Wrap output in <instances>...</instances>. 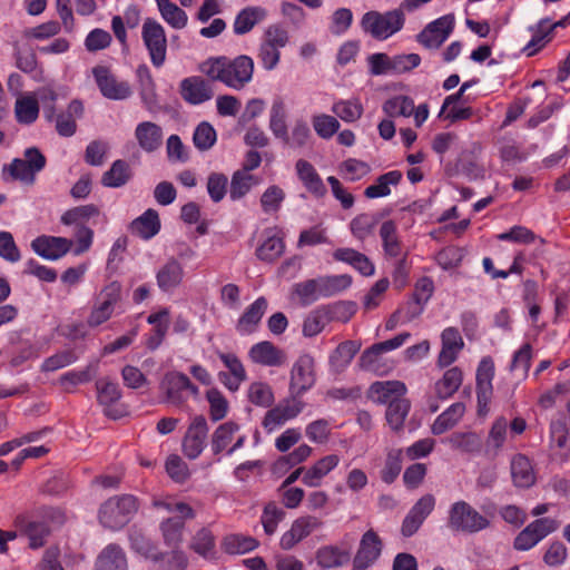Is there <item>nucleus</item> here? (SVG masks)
Masks as SVG:
<instances>
[{
	"instance_id": "obj_1",
	"label": "nucleus",
	"mask_w": 570,
	"mask_h": 570,
	"mask_svg": "<svg viewBox=\"0 0 570 570\" xmlns=\"http://www.w3.org/2000/svg\"><path fill=\"white\" fill-rule=\"evenodd\" d=\"M254 60L247 55H239L235 58L226 56L212 57L200 65V70L210 80L219 81L234 90L244 89L254 75Z\"/></svg>"
},
{
	"instance_id": "obj_2",
	"label": "nucleus",
	"mask_w": 570,
	"mask_h": 570,
	"mask_svg": "<svg viewBox=\"0 0 570 570\" xmlns=\"http://www.w3.org/2000/svg\"><path fill=\"white\" fill-rule=\"evenodd\" d=\"M122 301V286L118 281L106 284L91 301L90 312L86 324L90 328H97L107 323L120 308Z\"/></svg>"
},
{
	"instance_id": "obj_3",
	"label": "nucleus",
	"mask_w": 570,
	"mask_h": 570,
	"mask_svg": "<svg viewBox=\"0 0 570 570\" xmlns=\"http://www.w3.org/2000/svg\"><path fill=\"white\" fill-rule=\"evenodd\" d=\"M289 43V31L282 23H272L264 30L257 49L262 68L273 71L281 61V50Z\"/></svg>"
},
{
	"instance_id": "obj_4",
	"label": "nucleus",
	"mask_w": 570,
	"mask_h": 570,
	"mask_svg": "<svg viewBox=\"0 0 570 570\" xmlns=\"http://www.w3.org/2000/svg\"><path fill=\"white\" fill-rule=\"evenodd\" d=\"M404 23L405 11L401 6L384 13L371 10L365 12L361 19L363 31L376 40H386L402 30Z\"/></svg>"
},
{
	"instance_id": "obj_5",
	"label": "nucleus",
	"mask_w": 570,
	"mask_h": 570,
	"mask_svg": "<svg viewBox=\"0 0 570 570\" xmlns=\"http://www.w3.org/2000/svg\"><path fill=\"white\" fill-rule=\"evenodd\" d=\"M448 528L454 533L474 534L490 527V520L469 502L459 500L448 511Z\"/></svg>"
},
{
	"instance_id": "obj_6",
	"label": "nucleus",
	"mask_w": 570,
	"mask_h": 570,
	"mask_svg": "<svg viewBox=\"0 0 570 570\" xmlns=\"http://www.w3.org/2000/svg\"><path fill=\"white\" fill-rule=\"evenodd\" d=\"M137 510L138 504L134 495H116L101 504L98 517L105 528L118 530L130 521Z\"/></svg>"
},
{
	"instance_id": "obj_7",
	"label": "nucleus",
	"mask_w": 570,
	"mask_h": 570,
	"mask_svg": "<svg viewBox=\"0 0 570 570\" xmlns=\"http://www.w3.org/2000/svg\"><path fill=\"white\" fill-rule=\"evenodd\" d=\"M160 390L165 394L166 402L176 406H183L190 396L197 399L199 395L198 386L186 374L178 371H170L164 375Z\"/></svg>"
},
{
	"instance_id": "obj_8",
	"label": "nucleus",
	"mask_w": 570,
	"mask_h": 570,
	"mask_svg": "<svg viewBox=\"0 0 570 570\" xmlns=\"http://www.w3.org/2000/svg\"><path fill=\"white\" fill-rule=\"evenodd\" d=\"M141 39L150 62L155 68L164 66L167 57V37L164 27L155 19H145L141 27Z\"/></svg>"
},
{
	"instance_id": "obj_9",
	"label": "nucleus",
	"mask_w": 570,
	"mask_h": 570,
	"mask_svg": "<svg viewBox=\"0 0 570 570\" xmlns=\"http://www.w3.org/2000/svg\"><path fill=\"white\" fill-rule=\"evenodd\" d=\"M558 528L559 522L552 518L535 519L518 533L513 540V548L517 551H529Z\"/></svg>"
},
{
	"instance_id": "obj_10",
	"label": "nucleus",
	"mask_w": 570,
	"mask_h": 570,
	"mask_svg": "<svg viewBox=\"0 0 570 570\" xmlns=\"http://www.w3.org/2000/svg\"><path fill=\"white\" fill-rule=\"evenodd\" d=\"M92 76L100 94L110 100H125L132 95L131 87L126 80H118L106 66L92 68Z\"/></svg>"
},
{
	"instance_id": "obj_11",
	"label": "nucleus",
	"mask_w": 570,
	"mask_h": 570,
	"mask_svg": "<svg viewBox=\"0 0 570 570\" xmlns=\"http://www.w3.org/2000/svg\"><path fill=\"white\" fill-rule=\"evenodd\" d=\"M316 383L315 360L311 354H302L291 370L289 393L304 395Z\"/></svg>"
},
{
	"instance_id": "obj_12",
	"label": "nucleus",
	"mask_w": 570,
	"mask_h": 570,
	"mask_svg": "<svg viewBox=\"0 0 570 570\" xmlns=\"http://www.w3.org/2000/svg\"><path fill=\"white\" fill-rule=\"evenodd\" d=\"M383 551V541L380 535L370 529L361 537L357 550L352 560V570H367L380 559Z\"/></svg>"
},
{
	"instance_id": "obj_13",
	"label": "nucleus",
	"mask_w": 570,
	"mask_h": 570,
	"mask_svg": "<svg viewBox=\"0 0 570 570\" xmlns=\"http://www.w3.org/2000/svg\"><path fill=\"white\" fill-rule=\"evenodd\" d=\"M166 508L169 512L177 515L168 518L161 523V531L165 542L170 547H176L181 540L184 529V519H193L194 510L190 505L184 502L167 503Z\"/></svg>"
},
{
	"instance_id": "obj_14",
	"label": "nucleus",
	"mask_w": 570,
	"mask_h": 570,
	"mask_svg": "<svg viewBox=\"0 0 570 570\" xmlns=\"http://www.w3.org/2000/svg\"><path fill=\"white\" fill-rule=\"evenodd\" d=\"M454 23L455 19L453 14H444L428 23L417 35V41L425 48L438 49L452 33Z\"/></svg>"
},
{
	"instance_id": "obj_15",
	"label": "nucleus",
	"mask_w": 570,
	"mask_h": 570,
	"mask_svg": "<svg viewBox=\"0 0 570 570\" xmlns=\"http://www.w3.org/2000/svg\"><path fill=\"white\" fill-rule=\"evenodd\" d=\"M208 424L203 415H197L188 426L183 440V453L190 460L197 459L206 446Z\"/></svg>"
},
{
	"instance_id": "obj_16",
	"label": "nucleus",
	"mask_w": 570,
	"mask_h": 570,
	"mask_svg": "<svg viewBox=\"0 0 570 570\" xmlns=\"http://www.w3.org/2000/svg\"><path fill=\"white\" fill-rule=\"evenodd\" d=\"M323 522L315 515H303L292 522L279 540L283 550H292L296 544L307 538L313 531L320 529Z\"/></svg>"
},
{
	"instance_id": "obj_17",
	"label": "nucleus",
	"mask_w": 570,
	"mask_h": 570,
	"mask_svg": "<svg viewBox=\"0 0 570 570\" xmlns=\"http://www.w3.org/2000/svg\"><path fill=\"white\" fill-rule=\"evenodd\" d=\"M262 242L258 244L255 255L262 262L273 263L285 250L284 233L281 227H267L262 233Z\"/></svg>"
},
{
	"instance_id": "obj_18",
	"label": "nucleus",
	"mask_w": 570,
	"mask_h": 570,
	"mask_svg": "<svg viewBox=\"0 0 570 570\" xmlns=\"http://www.w3.org/2000/svg\"><path fill=\"white\" fill-rule=\"evenodd\" d=\"M464 348V341L456 327H446L441 333V351L436 364L444 368L453 364L461 351Z\"/></svg>"
},
{
	"instance_id": "obj_19",
	"label": "nucleus",
	"mask_w": 570,
	"mask_h": 570,
	"mask_svg": "<svg viewBox=\"0 0 570 570\" xmlns=\"http://www.w3.org/2000/svg\"><path fill=\"white\" fill-rule=\"evenodd\" d=\"M495 367L491 356L481 358L475 374L476 381V399L479 411L488 405L493 393L492 381L494 377Z\"/></svg>"
},
{
	"instance_id": "obj_20",
	"label": "nucleus",
	"mask_w": 570,
	"mask_h": 570,
	"mask_svg": "<svg viewBox=\"0 0 570 570\" xmlns=\"http://www.w3.org/2000/svg\"><path fill=\"white\" fill-rule=\"evenodd\" d=\"M13 523L29 539L31 549L36 550L45 546L50 533V529L45 521L32 520L28 513H20L16 515Z\"/></svg>"
},
{
	"instance_id": "obj_21",
	"label": "nucleus",
	"mask_w": 570,
	"mask_h": 570,
	"mask_svg": "<svg viewBox=\"0 0 570 570\" xmlns=\"http://www.w3.org/2000/svg\"><path fill=\"white\" fill-rule=\"evenodd\" d=\"M72 242L65 237L41 235L31 242L32 250L48 261H58L71 248Z\"/></svg>"
},
{
	"instance_id": "obj_22",
	"label": "nucleus",
	"mask_w": 570,
	"mask_h": 570,
	"mask_svg": "<svg viewBox=\"0 0 570 570\" xmlns=\"http://www.w3.org/2000/svg\"><path fill=\"white\" fill-rule=\"evenodd\" d=\"M97 402L104 407V413L114 420L121 416V412L114 409V404L117 403L122 392L119 384L109 377H100L96 381Z\"/></svg>"
},
{
	"instance_id": "obj_23",
	"label": "nucleus",
	"mask_w": 570,
	"mask_h": 570,
	"mask_svg": "<svg viewBox=\"0 0 570 570\" xmlns=\"http://www.w3.org/2000/svg\"><path fill=\"white\" fill-rule=\"evenodd\" d=\"M180 96L186 102L196 106L210 100L214 91L209 81L199 76H193L180 81Z\"/></svg>"
},
{
	"instance_id": "obj_24",
	"label": "nucleus",
	"mask_w": 570,
	"mask_h": 570,
	"mask_svg": "<svg viewBox=\"0 0 570 570\" xmlns=\"http://www.w3.org/2000/svg\"><path fill=\"white\" fill-rule=\"evenodd\" d=\"M184 276L181 263L170 258L156 273L157 286L163 293L171 294L181 285Z\"/></svg>"
},
{
	"instance_id": "obj_25",
	"label": "nucleus",
	"mask_w": 570,
	"mask_h": 570,
	"mask_svg": "<svg viewBox=\"0 0 570 570\" xmlns=\"http://www.w3.org/2000/svg\"><path fill=\"white\" fill-rule=\"evenodd\" d=\"M406 386L401 381H376L367 390V397L377 404H391L404 397Z\"/></svg>"
},
{
	"instance_id": "obj_26",
	"label": "nucleus",
	"mask_w": 570,
	"mask_h": 570,
	"mask_svg": "<svg viewBox=\"0 0 570 570\" xmlns=\"http://www.w3.org/2000/svg\"><path fill=\"white\" fill-rule=\"evenodd\" d=\"M268 307V302L264 296L257 297L248 305L236 323V331L240 335H248L255 332Z\"/></svg>"
},
{
	"instance_id": "obj_27",
	"label": "nucleus",
	"mask_w": 570,
	"mask_h": 570,
	"mask_svg": "<svg viewBox=\"0 0 570 570\" xmlns=\"http://www.w3.org/2000/svg\"><path fill=\"white\" fill-rule=\"evenodd\" d=\"M297 176L304 187L316 198L326 195L327 189L315 167L305 159H298L295 164Z\"/></svg>"
},
{
	"instance_id": "obj_28",
	"label": "nucleus",
	"mask_w": 570,
	"mask_h": 570,
	"mask_svg": "<svg viewBox=\"0 0 570 570\" xmlns=\"http://www.w3.org/2000/svg\"><path fill=\"white\" fill-rule=\"evenodd\" d=\"M315 560L320 568L330 570L342 568L351 561V553L335 544L320 547L315 552Z\"/></svg>"
},
{
	"instance_id": "obj_29",
	"label": "nucleus",
	"mask_w": 570,
	"mask_h": 570,
	"mask_svg": "<svg viewBox=\"0 0 570 570\" xmlns=\"http://www.w3.org/2000/svg\"><path fill=\"white\" fill-rule=\"evenodd\" d=\"M340 463V456L336 454H328L321 458L312 466L306 469L303 474L302 482L308 488L321 487L323 479L333 471Z\"/></svg>"
},
{
	"instance_id": "obj_30",
	"label": "nucleus",
	"mask_w": 570,
	"mask_h": 570,
	"mask_svg": "<svg viewBox=\"0 0 570 570\" xmlns=\"http://www.w3.org/2000/svg\"><path fill=\"white\" fill-rule=\"evenodd\" d=\"M163 137L161 127L153 121L139 122L135 129V138L146 153L156 151L163 144Z\"/></svg>"
},
{
	"instance_id": "obj_31",
	"label": "nucleus",
	"mask_w": 570,
	"mask_h": 570,
	"mask_svg": "<svg viewBox=\"0 0 570 570\" xmlns=\"http://www.w3.org/2000/svg\"><path fill=\"white\" fill-rule=\"evenodd\" d=\"M249 357L254 363L265 366H279L285 361L284 352L268 341L254 344L249 350Z\"/></svg>"
},
{
	"instance_id": "obj_32",
	"label": "nucleus",
	"mask_w": 570,
	"mask_h": 570,
	"mask_svg": "<svg viewBox=\"0 0 570 570\" xmlns=\"http://www.w3.org/2000/svg\"><path fill=\"white\" fill-rule=\"evenodd\" d=\"M374 345L364 350L358 358L361 370L371 372L375 375H385L393 368V363L383 356Z\"/></svg>"
},
{
	"instance_id": "obj_33",
	"label": "nucleus",
	"mask_w": 570,
	"mask_h": 570,
	"mask_svg": "<svg viewBox=\"0 0 570 570\" xmlns=\"http://www.w3.org/2000/svg\"><path fill=\"white\" fill-rule=\"evenodd\" d=\"M379 234L386 257L397 258L403 255V244L397 234V226L393 220L383 222Z\"/></svg>"
},
{
	"instance_id": "obj_34",
	"label": "nucleus",
	"mask_w": 570,
	"mask_h": 570,
	"mask_svg": "<svg viewBox=\"0 0 570 570\" xmlns=\"http://www.w3.org/2000/svg\"><path fill=\"white\" fill-rule=\"evenodd\" d=\"M130 232L142 239H150L160 230V219L157 210L149 208L130 224Z\"/></svg>"
},
{
	"instance_id": "obj_35",
	"label": "nucleus",
	"mask_w": 570,
	"mask_h": 570,
	"mask_svg": "<svg viewBox=\"0 0 570 570\" xmlns=\"http://www.w3.org/2000/svg\"><path fill=\"white\" fill-rule=\"evenodd\" d=\"M529 29L532 32V38L524 46L522 52L528 57H532L552 40L553 32L550 27L549 18L541 19L535 26Z\"/></svg>"
},
{
	"instance_id": "obj_36",
	"label": "nucleus",
	"mask_w": 570,
	"mask_h": 570,
	"mask_svg": "<svg viewBox=\"0 0 570 570\" xmlns=\"http://www.w3.org/2000/svg\"><path fill=\"white\" fill-rule=\"evenodd\" d=\"M95 570H128L124 550L117 544H108L98 556Z\"/></svg>"
},
{
	"instance_id": "obj_37",
	"label": "nucleus",
	"mask_w": 570,
	"mask_h": 570,
	"mask_svg": "<svg viewBox=\"0 0 570 570\" xmlns=\"http://www.w3.org/2000/svg\"><path fill=\"white\" fill-rule=\"evenodd\" d=\"M452 450L464 453H478L483 446L482 438L475 432H453L445 440Z\"/></svg>"
},
{
	"instance_id": "obj_38",
	"label": "nucleus",
	"mask_w": 570,
	"mask_h": 570,
	"mask_svg": "<svg viewBox=\"0 0 570 570\" xmlns=\"http://www.w3.org/2000/svg\"><path fill=\"white\" fill-rule=\"evenodd\" d=\"M266 18V10L261 7H247L238 12L234 20V33L243 36L248 33L257 23Z\"/></svg>"
},
{
	"instance_id": "obj_39",
	"label": "nucleus",
	"mask_w": 570,
	"mask_h": 570,
	"mask_svg": "<svg viewBox=\"0 0 570 570\" xmlns=\"http://www.w3.org/2000/svg\"><path fill=\"white\" fill-rule=\"evenodd\" d=\"M511 475L515 487L530 488L535 475L530 460L523 454H517L511 461Z\"/></svg>"
},
{
	"instance_id": "obj_40",
	"label": "nucleus",
	"mask_w": 570,
	"mask_h": 570,
	"mask_svg": "<svg viewBox=\"0 0 570 570\" xmlns=\"http://www.w3.org/2000/svg\"><path fill=\"white\" fill-rule=\"evenodd\" d=\"M402 177L400 170H391L380 175L374 184L365 188L364 196L368 199L386 197L391 194V186H397Z\"/></svg>"
},
{
	"instance_id": "obj_41",
	"label": "nucleus",
	"mask_w": 570,
	"mask_h": 570,
	"mask_svg": "<svg viewBox=\"0 0 570 570\" xmlns=\"http://www.w3.org/2000/svg\"><path fill=\"white\" fill-rule=\"evenodd\" d=\"M286 118L287 112L283 99H274L269 111V129L276 138L288 142L289 135L287 130Z\"/></svg>"
},
{
	"instance_id": "obj_42",
	"label": "nucleus",
	"mask_w": 570,
	"mask_h": 570,
	"mask_svg": "<svg viewBox=\"0 0 570 570\" xmlns=\"http://www.w3.org/2000/svg\"><path fill=\"white\" fill-rule=\"evenodd\" d=\"M463 382V372L460 367L448 368L443 376L435 383V394L440 400L451 397Z\"/></svg>"
},
{
	"instance_id": "obj_43",
	"label": "nucleus",
	"mask_w": 570,
	"mask_h": 570,
	"mask_svg": "<svg viewBox=\"0 0 570 570\" xmlns=\"http://www.w3.org/2000/svg\"><path fill=\"white\" fill-rule=\"evenodd\" d=\"M465 405L462 402H456L450 405L444 412H442L432 424V433L434 435H441L448 430L452 429L464 415Z\"/></svg>"
},
{
	"instance_id": "obj_44",
	"label": "nucleus",
	"mask_w": 570,
	"mask_h": 570,
	"mask_svg": "<svg viewBox=\"0 0 570 570\" xmlns=\"http://www.w3.org/2000/svg\"><path fill=\"white\" fill-rule=\"evenodd\" d=\"M131 178V169L126 160L117 159L101 177V184L110 188H119Z\"/></svg>"
},
{
	"instance_id": "obj_45",
	"label": "nucleus",
	"mask_w": 570,
	"mask_h": 570,
	"mask_svg": "<svg viewBox=\"0 0 570 570\" xmlns=\"http://www.w3.org/2000/svg\"><path fill=\"white\" fill-rule=\"evenodd\" d=\"M318 285L322 298L335 296L352 285V276L348 274L318 276Z\"/></svg>"
},
{
	"instance_id": "obj_46",
	"label": "nucleus",
	"mask_w": 570,
	"mask_h": 570,
	"mask_svg": "<svg viewBox=\"0 0 570 570\" xmlns=\"http://www.w3.org/2000/svg\"><path fill=\"white\" fill-rule=\"evenodd\" d=\"M361 348L356 341H344L337 345L330 356L331 365L337 371H344Z\"/></svg>"
},
{
	"instance_id": "obj_47",
	"label": "nucleus",
	"mask_w": 570,
	"mask_h": 570,
	"mask_svg": "<svg viewBox=\"0 0 570 570\" xmlns=\"http://www.w3.org/2000/svg\"><path fill=\"white\" fill-rule=\"evenodd\" d=\"M16 119L21 125L33 124L39 116V102L32 96H23L16 100L14 104Z\"/></svg>"
},
{
	"instance_id": "obj_48",
	"label": "nucleus",
	"mask_w": 570,
	"mask_h": 570,
	"mask_svg": "<svg viewBox=\"0 0 570 570\" xmlns=\"http://www.w3.org/2000/svg\"><path fill=\"white\" fill-rule=\"evenodd\" d=\"M330 309L324 306H320L313 309L304 320L303 323V335L306 337H314L320 334L327 323L331 322Z\"/></svg>"
},
{
	"instance_id": "obj_49",
	"label": "nucleus",
	"mask_w": 570,
	"mask_h": 570,
	"mask_svg": "<svg viewBox=\"0 0 570 570\" xmlns=\"http://www.w3.org/2000/svg\"><path fill=\"white\" fill-rule=\"evenodd\" d=\"M253 537L242 534H228L222 541V549L228 554H244L257 547Z\"/></svg>"
},
{
	"instance_id": "obj_50",
	"label": "nucleus",
	"mask_w": 570,
	"mask_h": 570,
	"mask_svg": "<svg viewBox=\"0 0 570 570\" xmlns=\"http://www.w3.org/2000/svg\"><path fill=\"white\" fill-rule=\"evenodd\" d=\"M382 110L390 118L410 117L414 111V101L407 96H395L383 104Z\"/></svg>"
},
{
	"instance_id": "obj_51",
	"label": "nucleus",
	"mask_w": 570,
	"mask_h": 570,
	"mask_svg": "<svg viewBox=\"0 0 570 570\" xmlns=\"http://www.w3.org/2000/svg\"><path fill=\"white\" fill-rule=\"evenodd\" d=\"M411 409L410 401L402 397L387 405L385 417L393 431H400Z\"/></svg>"
},
{
	"instance_id": "obj_52",
	"label": "nucleus",
	"mask_w": 570,
	"mask_h": 570,
	"mask_svg": "<svg viewBox=\"0 0 570 570\" xmlns=\"http://www.w3.org/2000/svg\"><path fill=\"white\" fill-rule=\"evenodd\" d=\"M318 279L311 278L294 284L293 294L299 299L301 305L309 306L320 298H322Z\"/></svg>"
},
{
	"instance_id": "obj_53",
	"label": "nucleus",
	"mask_w": 570,
	"mask_h": 570,
	"mask_svg": "<svg viewBox=\"0 0 570 570\" xmlns=\"http://www.w3.org/2000/svg\"><path fill=\"white\" fill-rule=\"evenodd\" d=\"M97 367V364L91 363L83 370L68 371L60 376V384L67 392H71L77 385L90 382L96 375Z\"/></svg>"
},
{
	"instance_id": "obj_54",
	"label": "nucleus",
	"mask_w": 570,
	"mask_h": 570,
	"mask_svg": "<svg viewBox=\"0 0 570 570\" xmlns=\"http://www.w3.org/2000/svg\"><path fill=\"white\" fill-rule=\"evenodd\" d=\"M377 222L379 218L374 214H360L350 223L351 233L356 239L364 240L373 233Z\"/></svg>"
},
{
	"instance_id": "obj_55",
	"label": "nucleus",
	"mask_w": 570,
	"mask_h": 570,
	"mask_svg": "<svg viewBox=\"0 0 570 570\" xmlns=\"http://www.w3.org/2000/svg\"><path fill=\"white\" fill-rule=\"evenodd\" d=\"M238 430V424L232 421L220 424L212 436V450L214 454H218L225 450Z\"/></svg>"
},
{
	"instance_id": "obj_56",
	"label": "nucleus",
	"mask_w": 570,
	"mask_h": 570,
	"mask_svg": "<svg viewBox=\"0 0 570 570\" xmlns=\"http://www.w3.org/2000/svg\"><path fill=\"white\" fill-rule=\"evenodd\" d=\"M247 396L252 404L261 407H269L275 401L271 385L265 382H253Z\"/></svg>"
},
{
	"instance_id": "obj_57",
	"label": "nucleus",
	"mask_w": 570,
	"mask_h": 570,
	"mask_svg": "<svg viewBox=\"0 0 570 570\" xmlns=\"http://www.w3.org/2000/svg\"><path fill=\"white\" fill-rule=\"evenodd\" d=\"M99 215V209L96 205H82L78 207H73L65 212L61 216V223L63 225H83L89 218Z\"/></svg>"
},
{
	"instance_id": "obj_58",
	"label": "nucleus",
	"mask_w": 570,
	"mask_h": 570,
	"mask_svg": "<svg viewBox=\"0 0 570 570\" xmlns=\"http://www.w3.org/2000/svg\"><path fill=\"white\" fill-rule=\"evenodd\" d=\"M332 110L346 122H354L363 115V106L358 99L340 100L333 105Z\"/></svg>"
},
{
	"instance_id": "obj_59",
	"label": "nucleus",
	"mask_w": 570,
	"mask_h": 570,
	"mask_svg": "<svg viewBox=\"0 0 570 570\" xmlns=\"http://www.w3.org/2000/svg\"><path fill=\"white\" fill-rule=\"evenodd\" d=\"M217 140V132L208 121H202L194 130L193 142L195 147L205 151L210 149Z\"/></svg>"
},
{
	"instance_id": "obj_60",
	"label": "nucleus",
	"mask_w": 570,
	"mask_h": 570,
	"mask_svg": "<svg viewBox=\"0 0 570 570\" xmlns=\"http://www.w3.org/2000/svg\"><path fill=\"white\" fill-rule=\"evenodd\" d=\"M156 570H185L187 567L186 556L178 550L159 552L157 560H151Z\"/></svg>"
},
{
	"instance_id": "obj_61",
	"label": "nucleus",
	"mask_w": 570,
	"mask_h": 570,
	"mask_svg": "<svg viewBox=\"0 0 570 570\" xmlns=\"http://www.w3.org/2000/svg\"><path fill=\"white\" fill-rule=\"evenodd\" d=\"M402 470V450L393 449L387 452L381 479L386 484L393 483Z\"/></svg>"
},
{
	"instance_id": "obj_62",
	"label": "nucleus",
	"mask_w": 570,
	"mask_h": 570,
	"mask_svg": "<svg viewBox=\"0 0 570 570\" xmlns=\"http://www.w3.org/2000/svg\"><path fill=\"white\" fill-rule=\"evenodd\" d=\"M255 184V177L250 174L237 170L232 176L229 197L232 200L243 198Z\"/></svg>"
},
{
	"instance_id": "obj_63",
	"label": "nucleus",
	"mask_w": 570,
	"mask_h": 570,
	"mask_svg": "<svg viewBox=\"0 0 570 570\" xmlns=\"http://www.w3.org/2000/svg\"><path fill=\"white\" fill-rule=\"evenodd\" d=\"M206 399L209 403V415L214 422L223 420L228 412V402L223 393L212 387L206 392Z\"/></svg>"
},
{
	"instance_id": "obj_64",
	"label": "nucleus",
	"mask_w": 570,
	"mask_h": 570,
	"mask_svg": "<svg viewBox=\"0 0 570 570\" xmlns=\"http://www.w3.org/2000/svg\"><path fill=\"white\" fill-rule=\"evenodd\" d=\"M285 518V511L275 502H268L261 515V522L267 535L276 532L278 523Z\"/></svg>"
}]
</instances>
